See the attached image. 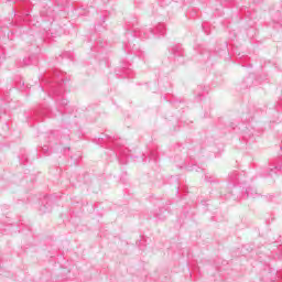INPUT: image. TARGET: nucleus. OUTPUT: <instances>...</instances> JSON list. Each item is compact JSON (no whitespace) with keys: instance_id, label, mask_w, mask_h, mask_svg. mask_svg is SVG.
I'll use <instances>...</instances> for the list:
<instances>
[{"instance_id":"nucleus-15","label":"nucleus","mask_w":282,"mask_h":282,"mask_svg":"<svg viewBox=\"0 0 282 282\" xmlns=\"http://www.w3.org/2000/svg\"><path fill=\"white\" fill-rule=\"evenodd\" d=\"M188 171H199V167H197V165H193L192 167L188 169Z\"/></svg>"},{"instance_id":"nucleus-12","label":"nucleus","mask_w":282,"mask_h":282,"mask_svg":"<svg viewBox=\"0 0 282 282\" xmlns=\"http://www.w3.org/2000/svg\"><path fill=\"white\" fill-rule=\"evenodd\" d=\"M205 180H206V182H209L210 184H213V182H217V178H215L208 174L205 175Z\"/></svg>"},{"instance_id":"nucleus-8","label":"nucleus","mask_w":282,"mask_h":282,"mask_svg":"<svg viewBox=\"0 0 282 282\" xmlns=\"http://www.w3.org/2000/svg\"><path fill=\"white\" fill-rule=\"evenodd\" d=\"M173 56H184V51H182V45H174L171 50Z\"/></svg>"},{"instance_id":"nucleus-5","label":"nucleus","mask_w":282,"mask_h":282,"mask_svg":"<svg viewBox=\"0 0 282 282\" xmlns=\"http://www.w3.org/2000/svg\"><path fill=\"white\" fill-rule=\"evenodd\" d=\"M166 213H167L166 208L162 207V208H159L156 212L153 213V217L158 221H164V219H166Z\"/></svg>"},{"instance_id":"nucleus-19","label":"nucleus","mask_w":282,"mask_h":282,"mask_svg":"<svg viewBox=\"0 0 282 282\" xmlns=\"http://www.w3.org/2000/svg\"><path fill=\"white\" fill-rule=\"evenodd\" d=\"M126 50L129 52V50H130L129 44L126 45Z\"/></svg>"},{"instance_id":"nucleus-25","label":"nucleus","mask_w":282,"mask_h":282,"mask_svg":"<svg viewBox=\"0 0 282 282\" xmlns=\"http://www.w3.org/2000/svg\"><path fill=\"white\" fill-rule=\"evenodd\" d=\"M61 80H63V77H61Z\"/></svg>"},{"instance_id":"nucleus-20","label":"nucleus","mask_w":282,"mask_h":282,"mask_svg":"<svg viewBox=\"0 0 282 282\" xmlns=\"http://www.w3.org/2000/svg\"><path fill=\"white\" fill-rule=\"evenodd\" d=\"M41 91H45V87L41 86Z\"/></svg>"},{"instance_id":"nucleus-11","label":"nucleus","mask_w":282,"mask_h":282,"mask_svg":"<svg viewBox=\"0 0 282 282\" xmlns=\"http://www.w3.org/2000/svg\"><path fill=\"white\" fill-rule=\"evenodd\" d=\"M248 116H249V120H252L254 119L256 116H259L257 108L256 107L249 108Z\"/></svg>"},{"instance_id":"nucleus-7","label":"nucleus","mask_w":282,"mask_h":282,"mask_svg":"<svg viewBox=\"0 0 282 282\" xmlns=\"http://www.w3.org/2000/svg\"><path fill=\"white\" fill-rule=\"evenodd\" d=\"M256 80H257V77L254 76V74H250L249 76H247L243 79L242 83H243L245 87L250 88V87L254 86Z\"/></svg>"},{"instance_id":"nucleus-14","label":"nucleus","mask_w":282,"mask_h":282,"mask_svg":"<svg viewBox=\"0 0 282 282\" xmlns=\"http://www.w3.org/2000/svg\"><path fill=\"white\" fill-rule=\"evenodd\" d=\"M53 76H54L55 78H61V72L54 70V72H53Z\"/></svg>"},{"instance_id":"nucleus-21","label":"nucleus","mask_w":282,"mask_h":282,"mask_svg":"<svg viewBox=\"0 0 282 282\" xmlns=\"http://www.w3.org/2000/svg\"><path fill=\"white\" fill-rule=\"evenodd\" d=\"M32 58H36V57H34V56H32V57H29V59H28V61H32Z\"/></svg>"},{"instance_id":"nucleus-22","label":"nucleus","mask_w":282,"mask_h":282,"mask_svg":"<svg viewBox=\"0 0 282 282\" xmlns=\"http://www.w3.org/2000/svg\"><path fill=\"white\" fill-rule=\"evenodd\" d=\"M176 193H180V187H176Z\"/></svg>"},{"instance_id":"nucleus-17","label":"nucleus","mask_w":282,"mask_h":282,"mask_svg":"<svg viewBox=\"0 0 282 282\" xmlns=\"http://www.w3.org/2000/svg\"><path fill=\"white\" fill-rule=\"evenodd\" d=\"M151 160H153L154 162H158V155L152 154Z\"/></svg>"},{"instance_id":"nucleus-2","label":"nucleus","mask_w":282,"mask_h":282,"mask_svg":"<svg viewBox=\"0 0 282 282\" xmlns=\"http://www.w3.org/2000/svg\"><path fill=\"white\" fill-rule=\"evenodd\" d=\"M153 34H160V36H164L166 34V26L163 23L158 24L156 29H141L137 32V36L140 39H151Z\"/></svg>"},{"instance_id":"nucleus-16","label":"nucleus","mask_w":282,"mask_h":282,"mask_svg":"<svg viewBox=\"0 0 282 282\" xmlns=\"http://www.w3.org/2000/svg\"><path fill=\"white\" fill-rule=\"evenodd\" d=\"M202 89H204L203 86H198V93H197L198 98L202 96V93H200Z\"/></svg>"},{"instance_id":"nucleus-6","label":"nucleus","mask_w":282,"mask_h":282,"mask_svg":"<svg viewBox=\"0 0 282 282\" xmlns=\"http://www.w3.org/2000/svg\"><path fill=\"white\" fill-rule=\"evenodd\" d=\"M41 17H43L45 21H54V10H52V8L44 9L41 11Z\"/></svg>"},{"instance_id":"nucleus-24","label":"nucleus","mask_w":282,"mask_h":282,"mask_svg":"<svg viewBox=\"0 0 282 282\" xmlns=\"http://www.w3.org/2000/svg\"><path fill=\"white\" fill-rule=\"evenodd\" d=\"M225 1H232V0H225Z\"/></svg>"},{"instance_id":"nucleus-4","label":"nucleus","mask_w":282,"mask_h":282,"mask_svg":"<svg viewBox=\"0 0 282 282\" xmlns=\"http://www.w3.org/2000/svg\"><path fill=\"white\" fill-rule=\"evenodd\" d=\"M52 202H54L52 196H45L40 207L41 213H50L52 210Z\"/></svg>"},{"instance_id":"nucleus-23","label":"nucleus","mask_w":282,"mask_h":282,"mask_svg":"<svg viewBox=\"0 0 282 282\" xmlns=\"http://www.w3.org/2000/svg\"><path fill=\"white\" fill-rule=\"evenodd\" d=\"M67 54H69V53H64V56H67Z\"/></svg>"},{"instance_id":"nucleus-18","label":"nucleus","mask_w":282,"mask_h":282,"mask_svg":"<svg viewBox=\"0 0 282 282\" xmlns=\"http://www.w3.org/2000/svg\"><path fill=\"white\" fill-rule=\"evenodd\" d=\"M25 65H36V63H34V62H25Z\"/></svg>"},{"instance_id":"nucleus-3","label":"nucleus","mask_w":282,"mask_h":282,"mask_svg":"<svg viewBox=\"0 0 282 282\" xmlns=\"http://www.w3.org/2000/svg\"><path fill=\"white\" fill-rule=\"evenodd\" d=\"M51 93L54 94V96H57L55 99L57 105H62V107H67V99L61 98L63 96V88H58L56 84L51 85Z\"/></svg>"},{"instance_id":"nucleus-1","label":"nucleus","mask_w":282,"mask_h":282,"mask_svg":"<svg viewBox=\"0 0 282 282\" xmlns=\"http://www.w3.org/2000/svg\"><path fill=\"white\" fill-rule=\"evenodd\" d=\"M112 149L116 151L120 164H127V153H129V149L124 148V141H122V139H113Z\"/></svg>"},{"instance_id":"nucleus-10","label":"nucleus","mask_w":282,"mask_h":282,"mask_svg":"<svg viewBox=\"0 0 282 282\" xmlns=\"http://www.w3.org/2000/svg\"><path fill=\"white\" fill-rule=\"evenodd\" d=\"M246 195L247 197L251 198L259 197V193H257V189L254 187H247Z\"/></svg>"},{"instance_id":"nucleus-13","label":"nucleus","mask_w":282,"mask_h":282,"mask_svg":"<svg viewBox=\"0 0 282 282\" xmlns=\"http://www.w3.org/2000/svg\"><path fill=\"white\" fill-rule=\"evenodd\" d=\"M50 75H46L45 77H42V83H44V85L50 84V79H47Z\"/></svg>"},{"instance_id":"nucleus-9","label":"nucleus","mask_w":282,"mask_h":282,"mask_svg":"<svg viewBox=\"0 0 282 282\" xmlns=\"http://www.w3.org/2000/svg\"><path fill=\"white\" fill-rule=\"evenodd\" d=\"M229 182H231L234 186H237V184H239V173L232 172L229 174Z\"/></svg>"}]
</instances>
